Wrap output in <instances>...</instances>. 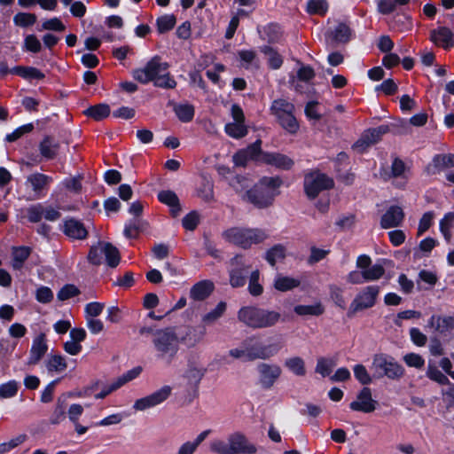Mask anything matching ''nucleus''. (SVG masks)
Listing matches in <instances>:
<instances>
[{"mask_svg":"<svg viewBox=\"0 0 454 454\" xmlns=\"http://www.w3.org/2000/svg\"><path fill=\"white\" fill-rule=\"evenodd\" d=\"M278 124L286 132L290 134H296L300 129V124L294 116V111H290L288 114H281L275 116Z\"/></svg>","mask_w":454,"mask_h":454,"instance_id":"obj_28","label":"nucleus"},{"mask_svg":"<svg viewBox=\"0 0 454 454\" xmlns=\"http://www.w3.org/2000/svg\"><path fill=\"white\" fill-rule=\"evenodd\" d=\"M143 368L141 366H136L126 372H124L122 375L119 376L114 381L121 388L122 386H124L126 383L137 379L142 372Z\"/></svg>","mask_w":454,"mask_h":454,"instance_id":"obj_59","label":"nucleus"},{"mask_svg":"<svg viewBox=\"0 0 454 454\" xmlns=\"http://www.w3.org/2000/svg\"><path fill=\"white\" fill-rule=\"evenodd\" d=\"M353 372L356 380L364 387H367V385L372 383V376L369 374L366 367L364 364H356L353 368Z\"/></svg>","mask_w":454,"mask_h":454,"instance_id":"obj_57","label":"nucleus"},{"mask_svg":"<svg viewBox=\"0 0 454 454\" xmlns=\"http://www.w3.org/2000/svg\"><path fill=\"white\" fill-rule=\"evenodd\" d=\"M59 142L51 135L44 136L38 145L40 154L46 160H54L59 153Z\"/></svg>","mask_w":454,"mask_h":454,"instance_id":"obj_21","label":"nucleus"},{"mask_svg":"<svg viewBox=\"0 0 454 454\" xmlns=\"http://www.w3.org/2000/svg\"><path fill=\"white\" fill-rule=\"evenodd\" d=\"M12 74L18 75L25 80H43L45 74L38 68L34 67L15 66L12 68Z\"/></svg>","mask_w":454,"mask_h":454,"instance_id":"obj_29","label":"nucleus"},{"mask_svg":"<svg viewBox=\"0 0 454 454\" xmlns=\"http://www.w3.org/2000/svg\"><path fill=\"white\" fill-rule=\"evenodd\" d=\"M259 374V384L263 389H270L281 375V368L278 364L259 363L256 366Z\"/></svg>","mask_w":454,"mask_h":454,"instance_id":"obj_14","label":"nucleus"},{"mask_svg":"<svg viewBox=\"0 0 454 454\" xmlns=\"http://www.w3.org/2000/svg\"><path fill=\"white\" fill-rule=\"evenodd\" d=\"M260 272L255 270L251 272L248 283V292L252 296L257 297L263 293V287L259 282Z\"/></svg>","mask_w":454,"mask_h":454,"instance_id":"obj_47","label":"nucleus"},{"mask_svg":"<svg viewBox=\"0 0 454 454\" xmlns=\"http://www.w3.org/2000/svg\"><path fill=\"white\" fill-rule=\"evenodd\" d=\"M110 114V106L106 103L90 106L83 111L84 115L93 119L96 121H103L104 119L107 118Z\"/></svg>","mask_w":454,"mask_h":454,"instance_id":"obj_30","label":"nucleus"},{"mask_svg":"<svg viewBox=\"0 0 454 454\" xmlns=\"http://www.w3.org/2000/svg\"><path fill=\"white\" fill-rule=\"evenodd\" d=\"M152 342L157 352V357L166 359L168 364H170L178 353L179 338L175 327L155 330Z\"/></svg>","mask_w":454,"mask_h":454,"instance_id":"obj_4","label":"nucleus"},{"mask_svg":"<svg viewBox=\"0 0 454 454\" xmlns=\"http://www.w3.org/2000/svg\"><path fill=\"white\" fill-rule=\"evenodd\" d=\"M174 112L181 122L187 123L193 120L195 108L191 104H178L175 106Z\"/></svg>","mask_w":454,"mask_h":454,"instance_id":"obj_35","label":"nucleus"},{"mask_svg":"<svg viewBox=\"0 0 454 454\" xmlns=\"http://www.w3.org/2000/svg\"><path fill=\"white\" fill-rule=\"evenodd\" d=\"M286 257V247L282 244H276L268 249L265 253L264 259L270 266H275L278 260Z\"/></svg>","mask_w":454,"mask_h":454,"instance_id":"obj_38","label":"nucleus"},{"mask_svg":"<svg viewBox=\"0 0 454 454\" xmlns=\"http://www.w3.org/2000/svg\"><path fill=\"white\" fill-rule=\"evenodd\" d=\"M261 52L269 56L268 67L272 70L279 69L284 62L283 57L278 52L276 49L270 45H263L261 47Z\"/></svg>","mask_w":454,"mask_h":454,"instance_id":"obj_34","label":"nucleus"},{"mask_svg":"<svg viewBox=\"0 0 454 454\" xmlns=\"http://www.w3.org/2000/svg\"><path fill=\"white\" fill-rule=\"evenodd\" d=\"M198 196L205 201H210L214 199V184L213 183L203 178L200 187L197 190Z\"/></svg>","mask_w":454,"mask_h":454,"instance_id":"obj_49","label":"nucleus"},{"mask_svg":"<svg viewBox=\"0 0 454 454\" xmlns=\"http://www.w3.org/2000/svg\"><path fill=\"white\" fill-rule=\"evenodd\" d=\"M105 255L106 262L110 268H116L121 262V254L116 247L110 242L99 240L96 245H92L87 255L88 262L94 266H99L103 262Z\"/></svg>","mask_w":454,"mask_h":454,"instance_id":"obj_8","label":"nucleus"},{"mask_svg":"<svg viewBox=\"0 0 454 454\" xmlns=\"http://www.w3.org/2000/svg\"><path fill=\"white\" fill-rule=\"evenodd\" d=\"M300 279L282 274H277L273 282V287L282 293L292 291L300 286Z\"/></svg>","mask_w":454,"mask_h":454,"instance_id":"obj_27","label":"nucleus"},{"mask_svg":"<svg viewBox=\"0 0 454 454\" xmlns=\"http://www.w3.org/2000/svg\"><path fill=\"white\" fill-rule=\"evenodd\" d=\"M203 333V332L198 333L194 328H191L184 336L179 338V344L184 343L187 347H194L201 340Z\"/></svg>","mask_w":454,"mask_h":454,"instance_id":"obj_60","label":"nucleus"},{"mask_svg":"<svg viewBox=\"0 0 454 454\" xmlns=\"http://www.w3.org/2000/svg\"><path fill=\"white\" fill-rule=\"evenodd\" d=\"M366 282L380 279L385 274V269L380 264L371 265L366 270H364Z\"/></svg>","mask_w":454,"mask_h":454,"instance_id":"obj_62","label":"nucleus"},{"mask_svg":"<svg viewBox=\"0 0 454 454\" xmlns=\"http://www.w3.org/2000/svg\"><path fill=\"white\" fill-rule=\"evenodd\" d=\"M158 200L170 207V214L173 217L179 215L181 211V204L178 196L175 192L170 190H162L157 194Z\"/></svg>","mask_w":454,"mask_h":454,"instance_id":"obj_24","label":"nucleus"},{"mask_svg":"<svg viewBox=\"0 0 454 454\" xmlns=\"http://www.w3.org/2000/svg\"><path fill=\"white\" fill-rule=\"evenodd\" d=\"M200 223V215L197 211H191L182 220L183 227L187 231H194Z\"/></svg>","mask_w":454,"mask_h":454,"instance_id":"obj_64","label":"nucleus"},{"mask_svg":"<svg viewBox=\"0 0 454 454\" xmlns=\"http://www.w3.org/2000/svg\"><path fill=\"white\" fill-rule=\"evenodd\" d=\"M283 179L279 176H262L253 186L241 195V200L257 209H266L274 204L280 194Z\"/></svg>","mask_w":454,"mask_h":454,"instance_id":"obj_1","label":"nucleus"},{"mask_svg":"<svg viewBox=\"0 0 454 454\" xmlns=\"http://www.w3.org/2000/svg\"><path fill=\"white\" fill-rule=\"evenodd\" d=\"M454 329V317L452 316H439L438 324L435 325V331L443 334Z\"/></svg>","mask_w":454,"mask_h":454,"instance_id":"obj_63","label":"nucleus"},{"mask_svg":"<svg viewBox=\"0 0 454 454\" xmlns=\"http://www.w3.org/2000/svg\"><path fill=\"white\" fill-rule=\"evenodd\" d=\"M427 377L440 385H450V380L435 365L428 364Z\"/></svg>","mask_w":454,"mask_h":454,"instance_id":"obj_56","label":"nucleus"},{"mask_svg":"<svg viewBox=\"0 0 454 454\" xmlns=\"http://www.w3.org/2000/svg\"><path fill=\"white\" fill-rule=\"evenodd\" d=\"M248 269L231 268L229 270L230 285L234 287H242L247 283Z\"/></svg>","mask_w":454,"mask_h":454,"instance_id":"obj_36","label":"nucleus"},{"mask_svg":"<svg viewBox=\"0 0 454 454\" xmlns=\"http://www.w3.org/2000/svg\"><path fill=\"white\" fill-rule=\"evenodd\" d=\"M225 133L236 139L242 138L247 135V128L244 123L240 122H229L224 126Z\"/></svg>","mask_w":454,"mask_h":454,"instance_id":"obj_42","label":"nucleus"},{"mask_svg":"<svg viewBox=\"0 0 454 454\" xmlns=\"http://www.w3.org/2000/svg\"><path fill=\"white\" fill-rule=\"evenodd\" d=\"M48 350V345L46 342V337L44 333H40L36 336L32 343V347L30 348L29 364H36L46 354Z\"/></svg>","mask_w":454,"mask_h":454,"instance_id":"obj_22","label":"nucleus"},{"mask_svg":"<svg viewBox=\"0 0 454 454\" xmlns=\"http://www.w3.org/2000/svg\"><path fill=\"white\" fill-rule=\"evenodd\" d=\"M378 403L372 398V390L368 387H364L356 395V400L349 403L350 410L371 413L376 410Z\"/></svg>","mask_w":454,"mask_h":454,"instance_id":"obj_15","label":"nucleus"},{"mask_svg":"<svg viewBox=\"0 0 454 454\" xmlns=\"http://www.w3.org/2000/svg\"><path fill=\"white\" fill-rule=\"evenodd\" d=\"M81 294L80 289L74 284L64 285L57 294L59 301H65L71 298L76 297Z\"/></svg>","mask_w":454,"mask_h":454,"instance_id":"obj_48","label":"nucleus"},{"mask_svg":"<svg viewBox=\"0 0 454 454\" xmlns=\"http://www.w3.org/2000/svg\"><path fill=\"white\" fill-rule=\"evenodd\" d=\"M168 67V63L160 62V58L155 56L152 58L143 67L136 68L132 71L131 74L134 80L142 83L147 84L151 82H153L156 75L162 71H166Z\"/></svg>","mask_w":454,"mask_h":454,"instance_id":"obj_10","label":"nucleus"},{"mask_svg":"<svg viewBox=\"0 0 454 454\" xmlns=\"http://www.w3.org/2000/svg\"><path fill=\"white\" fill-rule=\"evenodd\" d=\"M72 395L73 392H66L58 396L54 409L49 419L51 425H59L66 419L67 399Z\"/></svg>","mask_w":454,"mask_h":454,"instance_id":"obj_20","label":"nucleus"},{"mask_svg":"<svg viewBox=\"0 0 454 454\" xmlns=\"http://www.w3.org/2000/svg\"><path fill=\"white\" fill-rule=\"evenodd\" d=\"M53 178L51 176L35 172L30 174L26 180V184L31 187L37 198H43L46 195Z\"/></svg>","mask_w":454,"mask_h":454,"instance_id":"obj_16","label":"nucleus"},{"mask_svg":"<svg viewBox=\"0 0 454 454\" xmlns=\"http://www.w3.org/2000/svg\"><path fill=\"white\" fill-rule=\"evenodd\" d=\"M20 383L15 380H11L0 385V398H12L19 391Z\"/></svg>","mask_w":454,"mask_h":454,"instance_id":"obj_50","label":"nucleus"},{"mask_svg":"<svg viewBox=\"0 0 454 454\" xmlns=\"http://www.w3.org/2000/svg\"><path fill=\"white\" fill-rule=\"evenodd\" d=\"M36 15L30 12H18L13 17V23L20 27H28L36 22Z\"/></svg>","mask_w":454,"mask_h":454,"instance_id":"obj_46","label":"nucleus"},{"mask_svg":"<svg viewBox=\"0 0 454 454\" xmlns=\"http://www.w3.org/2000/svg\"><path fill=\"white\" fill-rule=\"evenodd\" d=\"M32 248L27 246L13 247L12 253V266L15 270H20L25 262L30 256Z\"/></svg>","mask_w":454,"mask_h":454,"instance_id":"obj_26","label":"nucleus"},{"mask_svg":"<svg viewBox=\"0 0 454 454\" xmlns=\"http://www.w3.org/2000/svg\"><path fill=\"white\" fill-rule=\"evenodd\" d=\"M223 236L228 242L244 249L251 247L253 244H260L268 238L263 230L239 227H232L224 231Z\"/></svg>","mask_w":454,"mask_h":454,"instance_id":"obj_6","label":"nucleus"},{"mask_svg":"<svg viewBox=\"0 0 454 454\" xmlns=\"http://www.w3.org/2000/svg\"><path fill=\"white\" fill-rule=\"evenodd\" d=\"M230 185L241 197L242 193L250 188V181L247 176L238 174L231 179Z\"/></svg>","mask_w":454,"mask_h":454,"instance_id":"obj_44","label":"nucleus"},{"mask_svg":"<svg viewBox=\"0 0 454 454\" xmlns=\"http://www.w3.org/2000/svg\"><path fill=\"white\" fill-rule=\"evenodd\" d=\"M248 161H253L257 165H262V156L266 151L262 149V140L257 139L254 143L243 148Z\"/></svg>","mask_w":454,"mask_h":454,"instance_id":"obj_31","label":"nucleus"},{"mask_svg":"<svg viewBox=\"0 0 454 454\" xmlns=\"http://www.w3.org/2000/svg\"><path fill=\"white\" fill-rule=\"evenodd\" d=\"M226 308H227L226 302L223 301H220L214 309L206 313L202 317V321L205 324H211V323L216 321L218 318H220L223 315V313L226 310Z\"/></svg>","mask_w":454,"mask_h":454,"instance_id":"obj_51","label":"nucleus"},{"mask_svg":"<svg viewBox=\"0 0 454 454\" xmlns=\"http://www.w3.org/2000/svg\"><path fill=\"white\" fill-rule=\"evenodd\" d=\"M285 366L296 376H304L306 374L304 360L300 356L286 359Z\"/></svg>","mask_w":454,"mask_h":454,"instance_id":"obj_43","label":"nucleus"},{"mask_svg":"<svg viewBox=\"0 0 454 454\" xmlns=\"http://www.w3.org/2000/svg\"><path fill=\"white\" fill-rule=\"evenodd\" d=\"M403 208L397 205L390 206L380 218V227L382 229H390L401 225L404 219Z\"/></svg>","mask_w":454,"mask_h":454,"instance_id":"obj_18","label":"nucleus"},{"mask_svg":"<svg viewBox=\"0 0 454 454\" xmlns=\"http://www.w3.org/2000/svg\"><path fill=\"white\" fill-rule=\"evenodd\" d=\"M59 230L71 240H84L89 236V231L82 220L74 217H66Z\"/></svg>","mask_w":454,"mask_h":454,"instance_id":"obj_13","label":"nucleus"},{"mask_svg":"<svg viewBox=\"0 0 454 454\" xmlns=\"http://www.w3.org/2000/svg\"><path fill=\"white\" fill-rule=\"evenodd\" d=\"M325 306L322 304L320 301H317L312 305H295L294 307V311L298 316H315L319 317L325 313Z\"/></svg>","mask_w":454,"mask_h":454,"instance_id":"obj_33","label":"nucleus"},{"mask_svg":"<svg viewBox=\"0 0 454 454\" xmlns=\"http://www.w3.org/2000/svg\"><path fill=\"white\" fill-rule=\"evenodd\" d=\"M241 346V348L231 349L229 355L236 359L245 358V361L266 360L277 355L282 348L279 342L264 344L260 334L247 337Z\"/></svg>","mask_w":454,"mask_h":454,"instance_id":"obj_2","label":"nucleus"},{"mask_svg":"<svg viewBox=\"0 0 454 454\" xmlns=\"http://www.w3.org/2000/svg\"><path fill=\"white\" fill-rule=\"evenodd\" d=\"M270 110V114L276 116L281 114H288L290 111H295V106L286 99L278 98L272 101Z\"/></svg>","mask_w":454,"mask_h":454,"instance_id":"obj_40","label":"nucleus"},{"mask_svg":"<svg viewBox=\"0 0 454 454\" xmlns=\"http://www.w3.org/2000/svg\"><path fill=\"white\" fill-rule=\"evenodd\" d=\"M45 365L49 372H61L67 368V364L65 357L59 354L50 355Z\"/></svg>","mask_w":454,"mask_h":454,"instance_id":"obj_39","label":"nucleus"},{"mask_svg":"<svg viewBox=\"0 0 454 454\" xmlns=\"http://www.w3.org/2000/svg\"><path fill=\"white\" fill-rule=\"evenodd\" d=\"M353 30L346 22H339L335 27L329 32V37L336 43H348L353 37Z\"/></svg>","mask_w":454,"mask_h":454,"instance_id":"obj_25","label":"nucleus"},{"mask_svg":"<svg viewBox=\"0 0 454 454\" xmlns=\"http://www.w3.org/2000/svg\"><path fill=\"white\" fill-rule=\"evenodd\" d=\"M153 85L161 89H175L176 87V82L168 72L164 74H157L153 81Z\"/></svg>","mask_w":454,"mask_h":454,"instance_id":"obj_54","label":"nucleus"},{"mask_svg":"<svg viewBox=\"0 0 454 454\" xmlns=\"http://www.w3.org/2000/svg\"><path fill=\"white\" fill-rule=\"evenodd\" d=\"M263 34L262 39L266 40L270 44H274L281 41L283 29L278 23L270 22L263 27Z\"/></svg>","mask_w":454,"mask_h":454,"instance_id":"obj_32","label":"nucleus"},{"mask_svg":"<svg viewBox=\"0 0 454 454\" xmlns=\"http://www.w3.org/2000/svg\"><path fill=\"white\" fill-rule=\"evenodd\" d=\"M44 207L41 203L30 206L27 209V217L30 223H39L43 215Z\"/></svg>","mask_w":454,"mask_h":454,"instance_id":"obj_61","label":"nucleus"},{"mask_svg":"<svg viewBox=\"0 0 454 454\" xmlns=\"http://www.w3.org/2000/svg\"><path fill=\"white\" fill-rule=\"evenodd\" d=\"M262 157V165H269L280 170L288 171L294 166L292 158L278 152H265Z\"/></svg>","mask_w":454,"mask_h":454,"instance_id":"obj_17","label":"nucleus"},{"mask_svg":"<svg viewBox=\"0 0 454 454\" xmlns=\"http://www.w3.org/2000/svg\"><path fill=\"white\" fill-rule=\"evenodd\" d=\"M334 180L319 169H310L304 174L303 190L307 198L315 200L322 192L332 190Z\"/></svg>","mask_w":454,"mask_h":454,"instance_id":"obj_7","label":"nucleus"},{"mask_svg":"<svg viewBox=\"0 0 454 454\" xmlns=\"http://www.w3.org/2000/svg\"><path fill=\"white\" fill-rule=\"evenodd\" d=\"M176 18L174 14H165L156 20V27L159 34H165L174 28Z\"/></svg>","mask_w":454,"mask_h":454,"instance_id":"obj_41","label":"nucleus"},{"mask_svg":"<svg viewBox=\"0 0 454 454\" xmlns=\"http://www.w3.org/2000/svg\"><path fill=\"white\" fill-rule=\"evenodd\" d=\"M372 368L373 369V377L382 379L384 377L397 380L404 375V368L395 357L386 353L375 354L372 357Z\"/></svg>","mask_w":454,"mask_h":454,"instance_id":"obj_5","label":"nucleus"},{"mask_svg":"<svg viewBox=\"0 0 454 454\" xmlns=\"http://www.w3.org/2000/svg\"><path fill=\"white\" fill-rule=\"evenodd\" d=\"M380 291V286L376 285L364 287L351 301L347 317L352 318L356 313L372 308L377 302Z\"/></svg>","mask_w":454,"mask_h":454,"instance_id":"obj_9","label":"nucleus"},{"mask_svg":"<svg viewBox=\"0 0 454 454\" xmlns=\"http://www.w3.org/2000/svg\"><path fill=\"white\" fill-rule=\"evenodd\" d=\"M329 10L327 0H308L306 12L309 15L325 16Z\"/></svg>","mask_w":454,"mask_h":454,"instance_id":"obj_37","label":"nucleus"},{"mask_svg":"<svg viewBox=\"0 0 454 454\" xmlns=\"http://www.w3.org/2000/svg\"><path fill=\"white\" fill-rule=\"evenodd\" d=\"M238 318L253 329H264L275 326L284 321L280 312L258 306H244L238 311Z\"/></svg>","mask_w":454,"mask_h":454,"instance_id":"obj_3","label":"nucleus"},{"mask_svg":"<svg viewBox=\"0 0 454 454\" xmlns=\"http://www.w3.org/2000/svg\"><path fill=\"white\" fill-rule=\"evenodd\" d=\"M215 290V285L211 280L205 279L195 283L190 290V297L197 301L208 298Z\"/></svg>","mask_w":454,"mask_h":454,"instance_id":"obj_23","label":"nucleus"},{"mask_svg":"<svg viewBox=\"0 0 454 454\" xmlns=\"http://www.w3.org/2000/svg\"><path fill=\"white\" fill-rule=\"evenodd\" d=\"M34 129L35 127L32 122L21 125L15 129L12 133L7 134L4 140L8 143L15 142L25 134L32 132Z\"/></svg>","mask_w":454,"mask_h":454,"instance_id":"obj_52","label":"nucleus"},{"mask_svg":"<svg viewBox=\"0 0 454 454\" xmlns=\"http://www.w3.org/2000/svg\"><path fill=\"white\" fill-rule=\"evenodd\" d=\"M171 387L166 385L145 397L137 399L133 404L136 411H145L165 402L171 395Z\"/></svg>","mask_w":454,"mask_h":454,"instance_id":"obj_11","label":"nucleus"},{"mask_svg":"<svg viewBox=\"0 0 454 454\" xmlns=\"http://www.w3.org/2000/svg\"><path fill=\"white\" fill-rule=\"evenodd\" d=\"M445 168H447L445 154H435L432 163L427 167V172L428 175H436Z\"/></svg>","mask_w":454,"mask_h":454,"instance_id":"obj_53","label":"nucleus"},{"mask_svg":"<svg viewBox=\"0 0 454 454\" xmlns=\"http://www.w3.org/2000/svg\"><path fill=\"white\" fill-rule=\"evenodd\" d=\"M217 451L222 454H254L257 449L243 434L235 433L229 437L228 449Z\"/></svg>","mask_w":454,"mask_h":454,"instance_id":"obj_12","label":"nucleus"},{"mask_svg":"<svg viewBox=\"0 0 454 454\" xmlns=\"http://www.w3.org/2000/svg\"><path fill=\"white\" fill-rule=\"evenodd\" d=\"M329 294L334 304L341 309H346V301L343 296V289L336 285L329 286Z\"/></svg>","mask_w":454,"mask_h":454,"instance_id":"obj_55","label":"nucleus"},{"mask_svg":"<svg viewBox=\"0 0 454 454\" xmlns=\"http://www.w3.org/2000/svg\"><path fill=\"white\" fill-rule=\"evenodd\" d=\"M430 40L437 46L444 50H450L454 46V34L447 27H439L430 31Z\"/></svg>","mask_w":454,"mask_h":454,"instance_id":"obj_19","label":"nucleus"},{"mask_svg":"<svg viewBox=\"0 0 454 454\" xmlns=\"http://www.w3.org/2000/svg\"><path fill=\"white\" fill-rule=\"evenodd\" d=\"M335 366V362L332 358L319 357L317 361L315 372L323 378L330 376Z\"/></svg>","mask_w":454,"mask_h":454,"instance_id":"obj_45","label":"nucleus"},{"mask_svg":"<svg viewBox=\"0 0 454 454\" xmlns=\"http://www.w3.org/2000/svg\"><path fill=\"white\" fill-rule=\"evenodd\" d=\"M206 373V369H198L196 367L189 368L186 372L185 377L191 385L197 390L199 385Z\"/></svg>","mask_w":454,"mask_h":454,"instance_id":"obj_58","label":"nucleus"}]
</instances>
